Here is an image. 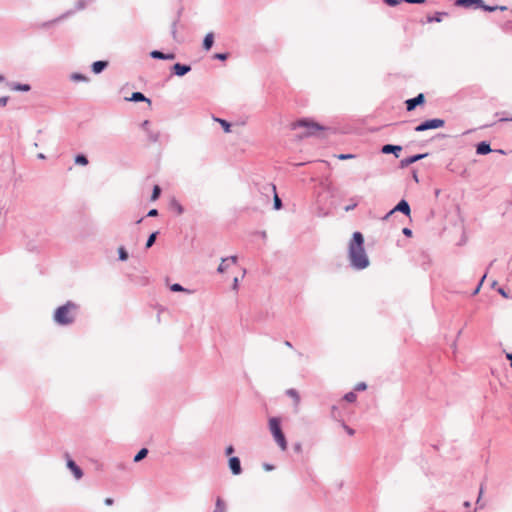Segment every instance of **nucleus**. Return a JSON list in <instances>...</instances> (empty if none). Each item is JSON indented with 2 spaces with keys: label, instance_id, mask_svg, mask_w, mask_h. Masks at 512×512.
Instances as JSON below:
<instances>
[{
  "label": "nucleus",
  "instance_id": "nucleus-1",
  "mask_svg": "<svg viewBox=\"0 0 512 512\" xmlns=\"http://www.w3.org/2000/svg\"><path fill=\"white\" fill-rule=\"evenodd\" d=\"M348 259L350 266L355 270H363L370 264L364 249V237L361 232H354L349 243Z\"/></svg>",
  "mask_w": 512,
  "mask_h": 512
},
{
  "label": "nucleus",
  "instance_id": "nucleus-2",
  "mask_svg": "<svg viewBox=\"0 0 512 512\" xmlns=\"http://www.w3.org/2000/svg\"><path fill=\"white\" fill-rule=\"evenodd\" d=\"M77 309L78 306L74 302H66L55 310L53 315L54 322L60 326L71 325L76 319Z\"/></svg>",
  "mask_w": 512,
  "mask_h": 512
},
{
  "label": "nucleus",
  "instance_id": "nucleus-3",
  "mask_svg": "<svg viewBox=\"0 0 512 512\" xmlns=\"http://www.w3.org/2000/svg\"><path fill=\"white\" fill-rule=\"evenodd\" d=\"M269 430L279 448L282 451H285L287 449V440L281 428L280 418L271 417L269 419Z\"/></svg>",
  "mask_w": 512,
  "mask_h": 512
},
{
  "label": "nucleus",
  "instance_id": "nucleus-4",
  "mask_svg": "<svg viewBox=\"0 0 512 512\" xmlns=\"http://www.w3.org/2000/svg\"><path fill=\"white\" fill-rule=\"evenodd\" d=\"M297 128H305L306 131L301 136H313L316 135V133L320 130H323L324 127L319 125L318 123H315L313 121L307 120V119H301L298 120L293 124V129Z\"/></svg>",
  "mask_w": 512,
  "mask_h": 512
},
{
  "label": "nucleus",
  "instance_id": "nucleus-5",
  "mask_svg": "<svg viewBox=\"0 0 512 512\" xmlns=\"http://www.w3.org/2000/svg\"><path fill=\"white\" fill-rule=\"evenodd\" d=\"M445 125V121L440 118L428 119L415 127L416 132H424L427 130L438 129Z\"/></svg>",
  "mask_w": 512,
  "mask_h": 512
},
{
  "label": "nucleus",
  "instance_id": "nucleus-6",
  "mask_svg": "<svg viewBox=\"0 0 512 512\" xmlns=\"http://www.w3.org/2000/svg\"><path fill=\"white\" fill-rule=\"evenodd\" d=\"M262 189L266 193L267 201H269L268 194L269 193L273 194V196H274V209L279 210L282 207V201L279 198V196L277 195L276 186L274 184L268 183V184H265L262 187Z\"/></svg>",
  "mask_w": 512,
  "mask_h": 512
},
{
  "label": "nucleus",
  "instance_id": "nucleus-7",
  "mask_svg": "<svg viewBox=\"0 0 512 512\" xmlns=\"http://www.w3.org/2000/svg\"><path fill=\"white\" fill-rule=\"evenodd\" d=\"M425 102L424 94L420 93L416 97L410 98L406 100V109L407 111H413L418 105H421Z\"/></svg>",
  "mask_w": 512,
  "mask_h": 512
},
{
  "label": "nucleus",
  "instance_id": "nucleus-8",
  "mask_svg": "<svg viewBox=\"0 0 512 512\" xmlns=\"http://www.w3.org/2000/svg\"><path fill=\"white\" fill-rule=\"evenodd\" d=\"M395 212H401L406 216H410L411 209L409 203L405 199L400 200L397 205L389 211V214H394Z\"/></svg>",
  "mask_w": 512,
  "mask_h": 512
},
{
  "label": "nucleus",
  "instance_id": "nucleus-9",
  "mask_svg": "<svg viewBox=\"0 0 512 512\" xmlns=\"http://www.w3.org/2000/svg\"><path fill=\"white\" fill-rule=\"evenodd\" d=\"M428 156V153H423V154H415V155H412L410 157H407V158H404L400 161V167L401 168H406L408 167L409 165L421 160V159H424L425 157Z\"/></svg>",
  "mask_w": 512,
  "mask_h": 512
},
{
  "label": "nucleus",
  "instance_id": "nucleus-10",
  "mask_svg": "<svg viewBox=\"0 0 512 512\" xmlns=\"http://www.w3.org/2000/svg\"><path fill=\"white\" fill-rule=\"evenodd\" d=\"M171 69L176 76L182 77L191 71V66L188 64L175 63Z\"/></svg>",
  "mask_w": 512,
  "mask_h": 512
},
{
  "label": "nucleus",
  "instance_id": "nucleus-11",
  "mask_svg": "<svg viewBox=\"0 0 512 512\" xmlns=\"http://www.w3.org/2000/svg\"><path fill=\"white\" fill-rule=\"evenodd\" d=\"M229 468L233 475H239L242 472L241 462L240 459L236 456L230 457L229 461Z\"/></svg>",
  "mask_w": 512,
  "mask_h": 512
},
{
  "label": "nucleus",
  "instance_id": "nucleus-12",
  "mask_svg": "<svg viewBox=\"0 0 512 512\" xmlns=\"http://www.w3.org/2000/svg\"><path fill=\"white\" fill-rule=\"evenodd\" d=\"M67 468L73 473L77 480L83 477L82 469L76 464L74 460L70 458L67 459Z\"/></svg>",
  "mask_w": 512,
  "mask_h": 512
},
{
  "label": "nucleus",
  "instance_id": "nucleus-13",
  "mask_svg": "<svg viewBox=\"0 0 512 512\" xmlns=\"http://www.w3.org/2000/svg\"><path fill=\"white\" fill-rule=\"evenodd\" d=\"M401 151H402V146H400V145L386 144V145H383L381 148V152L383 154H394L396 158L399 157V154Z\"/></svg>",
  "mask_w": 512,
  "mask_h": 512
},
{
  "label": "nucleus",
  "instance_id": "nucleus-14",
  "mask_svg": "<svg viewBox=\"0 0 512 512\" xmlns=\"http://www.w3.org/2000/svg\"><path fill=\"white\" fill-rule=\"evenodd\" d=\"M455 4L464 8L474 7L478 9L479 6H482V0H456Z\"/></svg>",
  "mask_w": 512,
  "mask_h": 512
},
{
  "label": "nucleus",
  "instance_id": "nucleus-15",
  "mask_svg": "<svg viewBox=\"0 0 512 512\" xmlns=\"http://www.w3.org/2000/svg\"><path fill=\"white\" fill-rule=\"evenodd\" d=\"M108 61L98 60L92 63L91 70L94 74H100L108 67Z\"/></svg>",
  "mask_w": 512,
  "mask_h": 512
},
{
  "label": "nucleus",
  "instance_id": "nucleus-16",
  "mask_svg": "<svg viewBox=\"0 0 512 512\" xmlns=\"http://www.w3.org/2000/svg\"><path fill=\"white\" fill-rule=\"evenodd\" d=\"M492 151L490 143L486 141H482L476 146V153L478 155H486Z\"/></svg>",
  "mask_w": 512,
  "mask_h": 512
},
{
  "label": "nucleus",
  "instance_id": "nucleus-17",
  "mask_svg": "<svg viewBox=\"0 0 512 512\" xmlns=\"http://www.w3.org/2000/svg\"><path fill=\"white\" fill-rule=\"evenodd\" d=\"M7 85L13 91L28 92L31 90V86L29 84L9 82Z\"/></svg>",
  "mask_w": 512,
  "mask_h": 512
},
{
  "label": "nucleus",
  "instance_id": "nucleus-18",
  "mask_svg": "<svg viewBox=\"0 0 512 512\" xmlns=\"http://www.w3.org/2000/svg\"><path fill=\"white\" fill-rule=\"evenodd\" d=\"M214 44V34L212 32H209L205 35L203 39V49L208 51L212 48Z\"/></svg>",
  "mask_w": 512,
  "mask_h": 512
},
{
  "label": "nucleus",
  "instance_id": "nucleus-19",
  "mask_svg": "<svg viewBox=\"0 0 512 512\" xmlns=\"http://www.w3.org/2000/svg\"><path fill=\"white\" fill-rule=\"evenodd\" d=\"M129 100L133 102H148L149 104L151 103L150 99H148L142 92H133Z\"/></svg>",
  "mask_w": 512,
  "mask_h": 512
},
{
  "label": "nucleus",
  "instance_id": "nucleus-20",
  "mask_svg": "<svg viewBox=\"0 0 512 512\" xmlns=\"http://www.w3.org/2000/svg\"><path fill=\"white\" fill-rule=\"evenodd\" d=\"M286 395L291 397L294 400V404H295L296 407L299 406V404H300V395H299V393L297 392L296 389L290 388V389L286 390Z\"/></svg>",
  "mask_w": 512,
  "mask_h": 512
},
{
  "label": "nucleus",
  "instance_id": "nucleus-21",
  "mask_svg": "<svg viewBox=\"0 0 512 512\" xmlns=\"http://www.w3.org/2000/svg\"><path fill=\"white\" fill-rule=\"evenodd\" d=\"M445 16H448L447 12H436L433 16L427 17V22L428 23H432V22L440 23L443 20V17H445Z\"/></svg>",
  "mask_w": 512,
  "mask_h": 512
},
{
  "label": "nucleus",
  "instance_id": "nucleus-22",
  "mask_svg": "<svg viewBox=\"0 0 512 512\" xmlns=\"http://www.w3.org/2000/svg\"><path fill=\"white\" fill-rule=\"evenodd\" d=\"M478 9H483L484 11H488V12H494L496 10L504 11L507 9V7L506 6H489V5H486L484 3V1L482 0V6H479Z\"/></svg>",
  "mask_w": 512,
  "mask_h": 512
},
{
  "label": "nucleus",
  "instance_id": "nucleus-23",
  "mask_svg": "<svg viewBox=\"0 0 512 512\" xmlns=\"http://www.w3.org/2000/svg\"><path fill=\"white\" fill-rule=\"evenodd\" d=\"M213 512H226V504L222 498L217 497Z\"/></svg>",
  "mask_w": 512,
  "mask_h": 512
},
{
  "label": "nucleus",
  "instance_id": "nucleus-24",
  "mask_svg": "<svg viewBox=\"0 0 512 512\" xmlns=\"http://www.w3.org/2000/svg\"><path fill=\"white\" fill-rule=\"evenodd\" d=\"M70 78L72 81H75V82H88L89 81V78L86 75L81 74V73H72Z\"/></svg>",
  "mask_w": 512,
  "mask_h": 512
},
{
  "label": "nucleus",
  "instance_id": "nucleus-25",
  "mask_svg": "<svg viewBox=\"0 0 512 512\" xmlns=\"http://www.w3.org/2000/svg\"><path fill=\"white\" fill-rule=\"evenodd\" d=\"M214 120L221 125V127L226 133L231 132V124L228 121L221 118H214Z\"/></svg>",
  "mask_w": 512,
  "mask_h": 512
},
{
  "label": "nucleus",
  "instance_id": "nucleus-26",
  "mask_svg": "<svg viewBox=\"0 0 512 512\" xmlns=\"http://www.w3.org/2000/svg\"><path fill=\"white\" fill-rule=\"evenodd\" d=\"M148 455V449L142 448L138 451V453L134 456V462H140Z\"/></svg>",
  "mask_w": 512,
  "mask_h": 512
},
{
  "label": "nucleus",
  "instance_id": "nucleus-27",
  "mask_svg": "<svg viewBox=\"0 0 512 512\" xmlns=\"http://www.w3.org/2000/svg\"><path fill=\"white\" fill-rule=\"evenodd\" d=\"M158 231H155L153 233H151L146 241V245L145 247L148 249L150 247H152L157 239V235H158Z\"/></svg>",
  "mask_w": 512,
  "mask_h": 512
},
{
  "label": "nucleus",
  "instance_id": "nucleus-28",
  "mask_svg": "<svg viewBox=\"0 0 512 512\" xmlns=\"http://www.w3.org/2000/svg\"><path fill=\"white\" fill-rule=\"evenodd\" d=\"M171 207L175 209L178 215H181L184 212L183 206L175 199L171 201Z\"/></svg>",
  "mask_w": 512,
  "mask_h": 512
},
{
  "label": "nucleus",
  "instance_id": "nucleus-29",
  "mask_svg": "<svg viewBox=\"0 0 512 512\" xmlns=\"http://www.w3.org/2000/svg\"><path fill=\"white\" fill-rule=\"evenodd\" d=\"M75 163L79 165H87L88 158L84 154H78L75 157Z\"/></svg>",
  "mask_w": 512,
  "mask_h": 512
},
{
  "label": "nucleus",
  "instance_id": "nucleus-30",
  "mask_svg": "<svg viewBox=\"0 0 512 512\" xmlns=\"http://www.w3.org/2000/svg\"><path fill=\"white\" fill-rule=\"evenodd\" d=\"M170 290L173 291V292H190L189 290H187L186 288H184L182 285H180L179 283H174L170 286Z\"/></svg>",
  "mask_w": 512,
  "mask_h": 512
},
{
  "label": "nucleus",
  "instance_id": "nucleus-31",
  "mask_svg": "<svg viewBox=\"0 0 512 512\" xmlns=\"http://www.w3.org/2000/svg\"><path fill=\"white\" fill-rule=\"evenodd\" d=\"M93 0H78L75 4V10H83L88 3L92 2Z\"/></svg>",
  "mask_w": 512,
  "mask_h": 512
},
{
  "label": "nucleus",
  "instance_id": "nucleus-32",
  "mask_svg": "<svg viewBox=\"0 0 512 512\" xmlns=\"http://www.w3.org/2000/svg\"><path fill=\"white\" fill-rule=\"evenodd\" d=\"M150 56L153 59L164 60L165 53H163L162 51H159V50H153L150 52Z\"/></svg>",
  "mask_w": 512,
  "mask_h": 512
},
{
  "label": "nucleus",
  "instance_id": "nucleus-33",
  "mask_svg": "<svg viewBox=\"0 0 512 512\" xmlns=\"http://www.w3.org/2000/svg\"><path fill=\"white\" fill-rule=\"evenodd\" d=\"M160 194H161V188H160V186L155 185V186L153 187V191H152V195H151V200H152V201L157 200V199L160 197Z\"/></svg>",
  "mask_w": 512,
  "mask_h": 512
},
{
  "label": "nucleus",
  "instance_id": "nucleus-34",
  "mask_svg": "<svg viewBox=\"0 0 512 512\" xmlns=\"http://www.w3.org/2000/svg\"><path fill=\"white\" fill-rule=\"evenodd\" d=\"M118 255H119V259L121 261H126L128 259V252L126 251V249L124 247H120L118 249Z\"/></svg>",
  "mask_w": 512,
  "mask_h": 512
},
{
  "label": "nucleus",
  "instance_id": "nucleus-35",
  "mask_svg": "<svg viewBox=\"0 0 512 512\" xmlns=\"http://www.w3.org/2000/svg\"><path fill=\"white\" fill-rule=\"evenodd\" d=\"M343 398L345 401L352 403L356 400L357 396H356L355 392L351 391V392L346 393Z\"/></svg>",
  "mask_w": 512,
  "mask_h": 512
},
{
  "label": "nucleus",
  "instance_id": "nucleus-36",
  "mask_svg": "<svg viewBox=\"0 0 512 512\" xmlns=\"http://www.w3.org/2000/svg\"><path fill=\"white\" fill-rule=\"evenodd\" d=\"M341 426L343 429L347 432L348 435L353 436L355 434V430L348 425L345 424V422H341Z\"/></svg>",
  "mask_w": 512,
  "mask_h": 512
},
{
  "label": "nucleus",
  "instance_id": "nucleus-37",
  "mask_svg": "<svg viewBox=\"0 0 512 512\" xmlns=\"http://www.w3.org/2000/svg\"><path fill=\"white\" fill-rule=\"evenodd\" d=\"M148 137L152 142H157L159 139V133L158 132H147Z\"/></svg>",
  "mask_w": 512,
  "mask_h": 512
},
{
  "label": "nucleus",
  "instance_id": "nucleus-38",
  "mask_svg": "<svg viewBox=\"0 0 512 512\" xmlns=\"http://www.w3.org/2000/svg\"><path fill=\"white\" fill-rule=\"evenodd\" d=\"M227 267H228V265L226 264V262H223V258H222L221 259V263H220V265L217 268V272L218 273H224L227 270Z\"/></svg>",
  "mask_w": 512,
  "mask_h": 512
},
{
  "label": "nucleus",
  "instance_id": "nucleus-39",
  "mask_svg": "<svg viewBox=\"0 0 512 512\" xmlns=\"http://www.w3.org/2000/svg\"><path fill=\"white\" fill-rule=\"evenodd\" d=\"M214 58L220 61H224L228 58V53H216Z\"/></svg>",
  "mask_w": 512,
  "mask_h": 512
},
{
  "label": "nucleus",
  "instance_id": "nucleus-40",
  "mask_svg": "<svg viewBox=\"0 0 512 512\" xmlns=\"http://www.w3.org/2000/svg\"><path fill=\"white\" fill-rule=\"evenodd\" d=\"M366 388H367V385L365 382H359L355 386V391H364V390H366Z\"/></svg>",
  "mask_w": 512,
  "mask_h": 512
},
{
  "label": "nucleus",
  "instance_id": "nucleus-41",
  "mask_svg": "<svg viewBox=\"0 0 512 512\" xmlns=\"http://www.w3.org/2000/svg\"><path fill=\"white\" fill-rule=\"evenodd\" d=\"M237 260L238 258L235 255L223 258V262H231L232 264H236Z\"/></svg>",
  "mask_w": 512,
  "mask_h": 512
},
{
  "label": "nucleus",
  "instance_id": "nucleus-42",
  "mask_svg": "<svg viewBox=\"0 0 512 512\" xmlns=\"http://www.w3.org/2000/svg\"><path fill=\"white\" fill-rule=\"evenodd\" d=\"M486 275H487V274L485 273V274L482 276V278H481V280H480L479 284L477 285V287H476V288H475V290L473 291V295H476V294L480 291V288H481V286H482V284H483V282H484V280H485V278H486Z\"/></svg>",
  "mask_w": 512,
  "mask_h": 512
},
{
  "label": "nucleus",
  "instance_id": "nucleus-43",
  "mask_svg": "<svg viewBox=\"0 0 512 512\" xmlns=\"http://www.w3.org/2000/svg\"><path fill=\"white\" fill-rule=\"evenodd\" d=\"M337 157L339 160H347V159L355 158V155L354 154H339Z\"/></svg>",
  "mask_w": 512,
  "mask_h": 512
},
{
  "label": "nucleus",
  "instance_id": "nucleus-44",
  "mask_svg": "<svg viewBox=\"0 0 512 512\" xmlns=\"http://www.w3.org/2000/svg\"><path fill=\"white\" fill-rule=\"evenodd\" d=\"M8 100H9V97L8 96H2L0 97V106L1 107H4L7 105L8 103Z\"/></svg>",
  "mask_w": 512,
  "mask_h": 512
},
{
  "label": "nucleus",
  "instance_id": "nucleus-45",
  "mask_svg": "<svg viewBox=\"0 0 512 512\" xmlns=\"http://www.w3.org/2000/svg\"><path fill=\"white\" fill-rule=\"evenodd\" d=\"M498 293L502 295L504 298H510V295L505 291L504 288L500 287L497 289Z\"/></svg>",
  "mask_w": 512,
  "mask_h": 512
},
{
  "label": "nucleus",
  "instance_id": "nucleus-46",
  "mask_svg": "<svg viewBox=\"0 0 512 512\" xmlns=\"http://www.w3.org/2000/svg\"><path fill=\"white\" fill-rule=\"evenodd\" d=\"M149 126L150 122L148 120L143 121L141 124L142 129L145 130L146 132H149Z\"/></svg>",
  "mask_w": 512,
  "mask_h": 512
},
{
  "label": "nucleus",
  "instance_id": "nucleus-47",
  "mask_svg": "<svg viewBox=\"0 0 512 512\" xmlns=\"http://www.w3.org/2000/svg\"><path fill=\"white\" fill-rule=\"evenodd\" d=\"M176 25H177V21H174L171 26V33H172V36L174 39L176 38V33H177Z\"/></svg>",
  "mask_w": 512,
  "mask_h": 512
},
{
  "label": "nucleus",
  "instance_id": "nucleus-48",
  "mask_svg": "<svg viewBox=\"0 0 512 512\" xmlns=\"http://www.w3.org/2000/svg\"><path fill=\"white\" fill-rule=\"evenodd\" d=\"M238 287H239V279L237 277H235L233 279V283H232V289L237 291L238 290Z\"/></svg>",
  "mask_w": 512,
  "mask_h": 512
},
{
  "label": "nucleus",
  "instance_id": "nucleus-49",
  "mask_svg": "<svg viewBox=\"0 0 512 512\" xmlns=\"http://www.w3.org/2000/svg\"><path fill=\"white\" fill-rule=\"evenodd\" d=\"M402 233L405 236H407V237H411L412 236V230L410 228H407V227L403 228Z\"/></svg>",
  "mask_w": 512,
  "mask_h": 512
},
{
  "label": "nucleus",
  "instance_id": "nucleus-50",
  "mask_svg": "<svg viewBox=\"0 0 512 512\" xmlns=\"http://www.w3.org/2000/svg\"><path fill=\"white\" fill-rule=\"evenodd\" d=\"M157 215H158V210L157 209H151L147 213V217H156Z\"/></svg>",
  "mask_w": 512,
  "mask_h": 512
},
{
  "label": "nucleus",
  "instance_id": "nucleus-51",
  "mask_svg": "<svg viewBox=\"0 0 512 512\" xmlns=\"http://www.w3.org/2000/svg\"><path fill=\"white\" fill-rule=\"evenodd\" d=\"M425 1L426 0H404V2L409 3V4H422Z\"/></svg>",
  "mask_w": 512,
  "mask_h": 512
},
{
  "label": "nucleus",
  "instance_id": "nucleus-52",
  "mask_svg": "<svg viewBox=\"0 0 512 512\" xmlns=\"http://www.w3.org/2000/svg\"><path fill=\"white\" fill-rule=\"evenodd\" d=\"M233 452H234V447H233L232 445H229V446L225 449V453H226V455H231Z\"/></svg>",
  "mask_w": 512,
  "mask_h": 512
},
{
  "label": "nucleus",
  "instance_id": "nucleus-53",
  "mask_svg": "<svg viewBox=\"0 0 512 512\" xmlns=\"http://www.w3.org/2000/svg\"><path fill=\"white\" fill-rule=\"evenodd\" d=\"M175 58V54L173 53H165L164 60H173Z\"/></svg>",
  "mask_w": 512,
  "mask_h": 512
},
{
  "label": "nucleus",
  "instance_id": "nucleus-54",
  "mask_svg": "<svg viewBox=\"0 0 512 512\" xmlns=\"http://www.w3.org/2000/svg\"><path fill=\"white\" fill-rule=\"evenodd\" d=\"M263 467L266 471H272L274 469V466L268 463H265Z\"/></svg>",
  "mask_w": 512,
  "mask_h": 512
},
{
  "label": "nucleus",
  "instance_id": "nucleus-55",
  "mask_svg": "<svg viewBox=\"0 0 512 512\" xmlns=\"http://www.w3.org/2000/svg\"><path fill=\"white\" fill-rule=\"evenodd\" d=\"M74 11H68L67 13L63 14L61 17H59L57 20L64 19L65 17L72 15Z\"/></svg>",
  "mask_w": 512,
  "mask_h": 512
},
{
  "label": "nucleus",
  "instance_id": "nucleus-56",
  "mask_svg": "<svg viewBox=\"0 0 512 512\" xmlns=\"http://www.w3.org/2000/svg\"><path fill=\"white\" fill-rule=\"evenodd\" d=\"M113 502H114V501H113V499H112V498H106V499H105V501H104V503H105L106 505H108V506L112 505V504H113Z\"/></svg>",
  "mask_w": 512,
  "mask_h": 512
},
{
  "label": "nucleus",
  "instance_id": "nucleus-57",
  "mask_svg": "<svg viewBox=\"0 0 512 512\" xmlns=\"http://www.w3.org/2000/svg\"><path fill=\"white\" fill-rule=\"evenodd\" d=\"M294 450H295L296 452H300V451H301V444H300V443L295 444V446H294Z\"/></svg>",
  "mask_w": 512,
  "mask_h": 512
},
{
  "label": "nucleus",
  "instance_id": "nucleus-58",
  "mask_svg": "<svg viewBox=\"0 0 512 512\" xmlns=\"http://www.w3.org/2000/svg\"><path fill=\"white\" fill-rule=\"evenodd\" d=\"M506 358L510 361V365L512 367V353H507Z\"/></svg>",
  "mask_w": 512,
  "mask_h": 512
},
{
  "label": "nucleus",
  "instance_id": "nucleus-59",
  "mask_svg": "<svg viewBox=\"0 0 512 512\" xmlns=\"http://www.w3.org/2000/svg\"><path fill=\"white\" fill-rule=\"evenodd\" d=\"M482 492H483V491H482V488H481V489H480V493H479V497H478L477 502H476V503H477V505H479V504H480V499H481V496H482Z\"/></svg>",
  "mask_w": 512,
  "mask_h": 512
},
{
  "label": "nucleus",
  "instance_id": "nucleus-60",
  "mask_svg": "<svg viewBox=\"0 0 512 512\" xmlns=\"http://www.w3.org/2000/svg\"><path fill=\"white\" fill-rule=\"evenodd\" d=\"M463 505L465 508H469L471 506V503L469 501H465Z\"/></svg>",
  "mask_w": 512,
  "mask_h": 512
},
{
  "label": "nucleus",
  "instance_id": "nucleus-61",
  "mask_svg": "<svg viewBox=\"0 0 512 512\" xmlns=\"http://www.w3.org/2000/svg\"><path fill=\"white\" fill-rule=\"evenodd\" d=\"M284 344L285 346L292 348V343L290 341H285Z\"/></svg>",
  "mask_w": 512,
  "mask_h": 512
},
{
  "label": "nucleus",
  "instance_id": "nucleus-62",
  "mask_svg": "<svg viewBox=\"0 0 512 512\" xmlns=\"http://www.w3.org/2000/svg\"><path fill=\"white\" fill-rule=\"evenodd\" d=\"M37 157H38L39 159H45V155H44L43 153H39V154L37 155Z\"/></svg>",
  "mask_w": 512,
  "mask_h": 512
},
{
  "label": "nucleus",
  "instance_id": "nucleus-63",
  "mask_svg": "<svg viewBox=\"0 0 512 512\" xmlns=\"http://www.w3.org/2000/svg\"><path fill=\"white\" fill-rule=\"evenodd\" d=\"M392 214H389V212L383 217L384 220H387L388 218H390Z\"/></svg>",
  "mask_w": 512,
  "mask_h": 512
},
{
  "label": "nucleus",
  "instance_id": "nucleus-64",
  "mask_svg": "<svg viewBox=\"0 0 512 512\" xmlns=\"http://www.w3.org/2000/svg\"><path fill=\"white\" fill-rule=\"evenodd\" d=\"M354 207H355V205L347 206L346 211H349V210L353 209Z\"/></svg>",
  "mask_w": 512,
  "mask_h": 512
}]
</instances>
